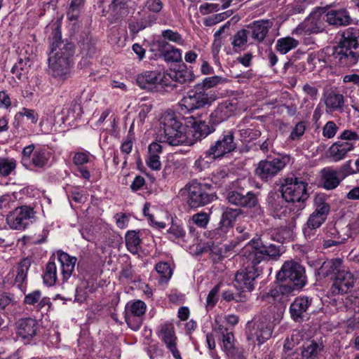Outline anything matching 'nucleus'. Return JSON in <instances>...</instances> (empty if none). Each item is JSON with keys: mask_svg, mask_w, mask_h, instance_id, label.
<instances>
[{"mask_svg": "<svg viewBox=\"0 0 359 359\" xmlns=\"http://www.w3.org/2000/svg\"><path fill=\"white\" fill-rule=\"evenodd\" d=\"M318 273L323 278L332 276L333 282L330 292L334 296L348 293L353 288L357 280L341 258L325 261L318 269Z\"/></svg>", "mask_w": 359, "mask_h": 359, "instance_id": "1", "label": "nucleus"}, {"mask_svg": "<svg viewBox=\"0 0 359 359\" xmlns=\"http://www.w3.org/2000/svg\"><path fill=\"white\" fill-rule=\"evenodd\" d=\"M283 252L282 245L271 243L267 235L252 239L242 250L245 260L258 265L262 262L277 260Z\"/></svg>", "mask_w": 359, "mask_h": 359, "instance_id": "2", "label": "nucleus"}, {"mask_svg": "<svg viewBox=\"0 0 359 359\" xmlns=\"http://www.w3.org/2000/svg\"><path fill=\"white\" fill-rule=\"evenodd\" d=\"M359 29L350 27L343 32L337 46L333 48L332 56L335 65L350 67L359 60Z\"/></svg>", "mask_w": 359, "mask_h": 359, "instance_id": "3", "label": "nucleus"}, {"mask_svg": "<svg viewBox=\"0 0 359 359\" xmlns=\"http://www.w3.org/2000/svg\"><path fill=\"white\" fill-rule=\"evenodd\" d=\"M238 109V102L235 100H226L219 102L211 113L209 120L197 121L191 118L187 122V126L191 127L198 135H210L215 130V126L227 120L233 115Z\"/></svg>", "mask_w": 359, "mask_h": 359, "instance_id": "4", "label": "nucleus"}, {"mask_svg": "<svg viewBox=\"0 0 359 359\" xmlns=\"http://www.w3.org/2000/svg\"><path fill=\"white\" fill-rule=\"evenodd\" d=\"M187 203L191 208L203 207L217 198L212 184L192 180L181 189Z\"/></svg>", "mask_w": 359, "mask_h": 359, "instance_id": "5", "label": "nucleus"}, {"mask_svg": "<svg viewBox=\"0 0 359 359\" xmlns=\"http://www.w3.org/2000/svg\"><path fill=\"white\" fill-rule=\"evenodd\" d=\"M50 54L54 53L48 58V62H56L62 65L73 67V57L75 46L72 42L62 40L61 27L57 25L51 33L50 38Z\"/></svg>", "mask_w": 359, "mask_h": 359, "instance_id": "6", "label": "nucleus"}, {"mask_svg": "<svg viewBox=\"0 0 359 359\" xmlns=\"http://www.w3.org/2000/svg\"><path fill=\"white\" fill-rule=\"evenodd\" d=\"M217 98L215 90L203 91L201 87L195 85L188 90L179 104L182 111L191 113L195 110L210 106Z\"/></svg>", "mask_w": 359, "mask_h": 359, "instance_id": "7", "label": "nucleus"}, {"mask_svg": "<svg viewBox=\"0 0 359 359\" xmlns=\"http://www.w3.org/2000/svg\"><path fill=\"white\" fill-rule=\"evenodd\" d=\"M276 279L294 286V290L302 289L306 283L305 269L297 262L286 261L278 272Z\"/></svg>", "mask_w": 359, "mask_h": 359, "instance_id": "8", "label": "nucleus"}, {"mask_svg": "<svg viewBox=\"0 0 359 359\" xmlns=\"http://www.w3.org/2000/svg\"><path fill=\"white\" fill-rule=\"evenodd\" d=\"M270 315L262 313L248 322L247 339L252 341L256 339L259 344L268 340L271 337L274 327Z\"/></svg>", "mask_w": 359, "mask_h": 359, "instance_id": "9", "label": "nucleus"}, {"mask_svg": "<svg viewBox=\"0 0 359 359\" xmlns=\"http://www.w3.org/2000/svg\"><path fill=\"white\" fill-rule=\"evenodd\" d=\"M193 116L187 118L185 125L177 118L174 113H165L161 118L158 133L155 135H196L198 132L194 131L193 128L187 126V122Z\"/></svg>", "mask_w": 359, "mask_h": 359, "instance_id": "10", "label": "nucleus"}, {"mask_svg": "<svg viewBox=\"0 0 359 359\" xmlns=\"http://www.w3.org/2000/svg\"><path fill=\"white\" fill-rule=\"evenodd\" d=\"M307 184L299 181L297 177L286 178L280 187V193L287 203H303L309 198Z\"/></svg>", "mask_w": 359, "mask_h": 359, "instance_id": "11", "label": "nucleus"}, {"mask_svg": "<svg viewBox=\"0 0 359 359\" xmlns=\"http://www.w3.org/2000/svg\"><path fill=\"white\" fill-rule=\"evenodd\" d=\"M240 258L244 269H241L236 273L234 285L244 294L245 292H250L254 290L255 281L259 276V273L256 269L257 265L246 262L242 253Z\"/></svg>", "mask_w": 359, "mask_h": 359, "instance_id": "12", "label": "nucleus"}, {"mask_svg": "<svg viewBox=\"0 0 359 359\" xmlns=\"http://www.w3.org/2000/svg\"><path fill=\"white\" fill-rule=\"evenodd\" d=\"M34 217V208L27 205H22L9 212L6 217V221L11 229L25 230L33 223Z\"/></svg>", "mask_w": 359, "mask_h": 359, "instance_id": "13", "label": "nucleus"}, {"mask_svg": "<svg viewBox=\"0 0 359 359\" xmlns=\"http://www.w3.org/2000/svg\"><path fill=\"white\" fill-rule=\"evenodd\" d=\"M72 40L76 41L80 54L83 57L93 58L97 52L96 39L88 31L70 30Z\"/></svg>", "mask_w": 359, "mask_h": 359, "instance_id": "14", "label": "nucleus"}, {"mask_svg": "<svg viewBox=\"0 0 359 359\" xmlns=\"http://www.w3.org/2000/svg\"><path fill=\"white\" fill-rule=\"evenodd\" d=\"M320 10L323 11V18L325 22L330 26L339 27L352 24L353 19L346 8H337L327 6L320 7Z\"/></svg>", "mask_w": 359, "mask_h": 359, "instance_id": "15", "label": "nucleus"}, {"mask_svg": "<svg viewBox=\"0 0 359 359\" xmlns=\"http://www.w3.org/2000/svg\"><path fill=\"white\" fill-rule=\"evenodd\" d=\"M235 148L236 143L233 142V136H224L222 140L217 141L215 145L210 147L203 155L201 156L198 161L212 162L216 158L223 156L225 154L233 151Z\"/></svg>", "mask_w": 359, "mask_h": 359, "instance_id": "16", "label": "nucleus"}, {"mask_svg": "<svg viewBox=\"0 0 359 359\" xmlns=\"http://www.w3.org/2000/svg\"><path fill=\"white\" fill-rule=\"evenodd\" d=\"M313 299L308 296H299L296 297L290 306L291 318L296 323H302L310 317V308L312 306Z\"/></svg>", "mask_w": 359, "mask_h": 359, "instance_id": "17", "label": "nucleus"}, {"mask_svg": "<svg viewBox=\"0 0 359 359\" xmlns=\"http://www.w3.org/2000/svg\"><path fill=\"white\" fill-rule=\"evenodd\" d=\"M318 7L297 27V30H301L305 34H318L325 29V20L323 18V11Z\"/></svg>", "mask_w": 359, "mask_h": 359, "instance_id": "18", "label": "nucleus"}, {"mask_svg": "<svg viewBox=\"0 0 359 359\" xmlns=\"http://www.w3.org/2000/svg\"><path fill=\"white\" fill-rule=\"evenodd\" d=\"M158 337L164 342L168 349L175 359H182L181 354L177 347V338L175 327L172 323H164L159 327Z\"/></svg>", "mask_w": 359, "mask_h": 359, "instance_id": "19", "label": "nucleus"}, {"mask_svg": "<svg viewBox=\"0 0 359 359\" xmlns=\"http://www.w3.org/2000/svg\"><path fill=\"white\" fill-rule=\"evenodd\" d=\"M285 165L280 158L261 161L255 170V174L262 180L268 181L277 175Z\"/></svg>", "mask_w": 359, "mask_h": 359, "instance_id": "20", "label": "nucleus"}, {"mask_svg": "<svg viewBox=\"0 0 359 359\" xmlns=\"http://www.w3.org/2000/svg\"><path fill=\"white\" fill-rule=\"evenodd\" d=\"M323 100L327 114H342L344 111L345 97L337 90L330 89L324 93Z\"/></svg>", "mask_w": 359, "mask_h": 359, "instance_id": "21", "label": "nucleus"}, {"mask_svg": "<svg viewBox=\"0 0 359 359\" xmlns=\"http://www.w3.org/2000/svg\"><path fill=\"white\" fill-rule=\"evenodd\" d=\"M273 22L270 20H254L247 25V30L254 42L260 44L264 42Z\"/></svg>", "mask_w": 359, "mask_h": 359, "instance_id": "22", "label": "nucleus"}, {"mask_svg": "<svg viewBox=\"0 0 359 359\" xmlns=\"http://www.w3.org/2000/svg\"><path fill=\"white\" fill-rule=\"evenodd\" d=\"M146 304L141 300H137L130 305H128L127 309L130 315L127 318L128 325L134 330L139 329L142 323V317L146 311Z\"/></svg>", "mask_w": 359, "mask_h": 359, "instance_id": "23", "label": "nucleus"}, {"mask_svg": "<svg viewBox=\"0 0 359 359\" xmlns=\"http://www.w3.org/2000/svg\"><path fill=\"white\" fill-rule=\"evenodd\" d=\"M164 74L161 71H144L137 76V84L142 89H151L157 84H165L163 83Z\"/></svg>", "mask_w": 359, "mask_h": 359, "instance_id": "24", "label": "nucleus"}, {"mask_svg": "<svg viewBox=\"0 0 359 359\" xmlns=\"http://www.w3.org/2000/svg\"><path fill=\"white\" fill-rule=\"evenodd\" d=\"M344 137L341 141L334 143L329 149L330 157L334 161H339L343 159L346 154L353 148V144L347 141L348 140H358L359 136H341Z\"/></svg>", "mask_w": 359, "mask_h": 359, "instance_id": "25", "label": "nucleus"}, {"mask_svg": "<svg viewBox=\"0 0 359 359\" xmlns=\"http://www.w3.org/2000/svg\"><path fill=\"white\" fill-rule=\"evenodd\" d=\"M285 200L282 193L270 192L266 198L268 208L274 217L281 218L287 214Z\"/></svg>", "mask_w": 359, "mask_h": 359, "instance_id": "26", "label": "nucleus"}, {"mask_svg": "<svg viewBox=\"0 0 359 359\" xmlns=\"http://www.w3.org/2000/svg\"><path fill=\"white\" fill-rule=\"evenodd\" d=\"M38 323L32 318H21L16 323L17 335L23 340H31L36 334Z\"/></svg>", "mask_w": 359, "mask_h": 359, "instance_id": "27", "label": "nucleus"}, {"mask_svg": "<svg viewBox=\"0 0 359 359\" xmlns=\"http://www.w3.org/2000/svg\"><path fill=\"white\" fill-rule=\"evenodd\" d=\"M241 210L226 208L222 215L218 227L215 230V235L224 237L232 227L233 222L240 215Z\"/></svg>", "mask_w": 359, "mask_h": 359, "instance_id": "28", "label": "nucleus"}, {"mask_svg": "<svg viewBox=\"0 0 359 359\" xmlns=\"http://www.w3.org/2000/svg\"><path fill=\"white\" fill-rule=\"evenodd\" d=\"M278 284L275 287L271 288L269 292H264L262 294L263 299H269L271 298L273 301L278 302H284L287 300V297L292 294L294 290V286H290V284H286L284 282Z\"/></svg>", "mask_w": 359, "mask_h": 359, "instance_id": "29", "label": "nucleus"}, {"mask_svg": "<svg viewBox=\"0 0 359 359\" xmlns=\"http://www.w3.org/2000/svg\"><path fill=\"white\" fill-rule=\"evenodd\" d=\"M229 203L242 207L252 208L257 204V198L252 192H248L245 194L236 191H229L227 194Z\"/></svg>", "mask_w": 359, "mask_h": 359, "instance_id": "30", "label": "nucleus"}, {"mask_svg": "<svg viewBox=\"0 0 359 359\" xmlns=\"http://www.w3.org/2000/svg\"><path fill=\"white\" fill-rule=\"evenodd\" d=\"M84 5V0H69L66 7V15L70 22V30L79 29L81 25L79 18L81 9Z\"/></svg>", "mask_w": 359, "mask_h": 359, "instance_id": "31", "label": "nucleus"}, {"mask_svg": "<svg viewBox=\"0 0 359 359\" xmlns=\"http://www.w3.org/2000/svg\"><path fill=\"white\" fill-rule=\"evenodd\" d=\"M320 173L323 187L327 190L334 189L342 181L339 172H337V170L332 168H325L321 170Z\"/></svg>", "mask_w": 359, "mask_h": 359, "instance_id": "32", "label": "nucleus"}, {"mask_svg": "<svg viewBox=\"0 0 359 359\" xmlns=\"http://www.w3.org/2000/svg\"><path fill=\"white\" fill-rule=\"evenodd\" d=\"M57 253L58 261L61 264L62 280L65 282L67 280L74 271L77 259L60 250L57 251Z\"/></svg>", "mask_w": 359, "mask_h": 359, "instance_id": "33", "label": "nucleus"}, {"mask_svg": "<svg viewBox=\"0 0 359 359\" xmlns=\"http://www.w3.org/2000/svg\"><path fill=\"white\" fill-rule=\"evenodd\" d=\"M213 330L215 332H216L217 334L222 336L223 350L225 352L231 351V350H232V348L235 347V339L233 332L229 330L228 328L224 327L222 325H220L217 318L215 320Z\"/></svg>", "mask_w": 359, "mask_h": 359, "instance_id": "34", "label": "nucleus"}, {"mask_svg": "<svg viewBox=\"0 0 359 359\" xmlns=\"http://www.w3.org/2000/svg\"><path fill=\"white\" fill-rule=\"evenodd\" d=\"M31 266L29 258L23 259L17 266V274L15 278V284L23 291L26 287L27 273Z\"/></svg>", "mask_w": 359, "mask_h": 359, "instance_id": "35", "label": "nucleus"}, {"mask_svg": "<svg viewBox=\"0 0 359 359\" xmlns=\"http://www.w3.org/2000/svg\"><path fill=\"white\" fill-rule=\"evenodd\" d=\"M158 141L172 147L192 146L197 138L195 136H160Z\"/></svg>", "mask_w": 359, "mask_h": 359, "instance_id": "36", "label": "nucleus"}, {"mask_svg": "<svg viewBox=\"0 0 359 359\" xmlns=\"http://www.w3.org/2000/svg\"><path fill=\"white\" fill-rule=\"evenodd\" d=\"M173 73V78L177 82L180 83H189L195 79L193 67L191 66L188 67L182 62L179 64L177 69Z\"/></svg>", "mask_w": 359, "mask_h": 359, "instance_id": "37", "label": "nucleus"}, {"mask_svg": "<svg viewBox=\"0 0 359 359\" xmlns=\"http://www.w3.org/2000/svg\"><path fill=\"white\" fill-rule=\"evenodd\" d=\"M323 350V345L313 340L307 341L302 350V359H317Z\"/></svg>", "mask_w": 359, "mask_h": 359, "instance_id": "38", "label": "nucleus"}, {"mask_svg": "<svg viewBox=\"0 0 359 359\" xmlns=\"http://www.w3.org/2000/svg\"><path fill=\"white\" fill-rule=\"evenodd\" d=\"M51 76L60 81L67 79L73 67L60 64L56 62H48Z\"/></svg>", "mask_w": 359, "mask_h": 359, "instance_id": "39", "label": "nucleus"}, {"mask_svg": "<svg viewBox=\"0 0 359 359\" xmlns=\"http://www.w3.org/2000/svg\"><path fill=\"white\" fill-rule=\"evenodd\" d=\"M25 118H27V120H29L32 123L35 124L39 120V114L34 109L22 107L21 111L16 113L14 116V127L19 128L21 126Z\"/></svg>", "mask_w": 359, "mask_h": 359, "instance_id": "40", "label": "nucleus"}, {"mask_svg": "<svg viewBox=\"0 0 359 359\" xmlns=\"http://www.w3.org/2000/svg\"><path fill=\"white\" fill-rule=\"evenodd\" d=\"M249 32L246 29H241L232 38L231 45L234 53H240L245 50Z\"/></svg>", "mask_w": 359, "mask_h": 359, "instance_id": "41", "label": "nucleus"}, {"mask_svg": "<svg viewBox=\"0 0 359 359\" xmlns=\"http://www.w3.org/2000/svg\"><path fill=\"white\" fill-rule=\"evenodd\" d=\"M299 41L292 36L280 38L276 43V50L280 54L285 55L299 45Z\"/></svg>", "mask_w": 359, "mask_h": 359, "instance_id": "42", "label": "nucleus"}, {"mask_svg": "<svg viewBox=\"0 0 359 359\" xmlns=\"http://www.w3.org/2000/svg\"><path fill=\"white\" fill-rule=\"evenodd\" d=\"M326 200L324 194H317L314 198L315 210L313 212L327 219L330 212V205Z\"/></svg>", "mask_w": 359, "mask_h": 359, "instance_id": "43", "label": "nucleus"}, {"mask_svg": "<svg viewBox=\"0 0 359 359\" xmlns=\"http://www.w3.org/2000/svg\"><path fill=\"white\" fill-rule=\"evenodd\" d=\"M229 80L223 76H213L205 78L202 82L196 84L197 86L201 87L203 91L210 92L211 88L217 86L219 84H224L227 83Z\"/></svg>", "mask_w": 359, "mask_h": 359, "instance_id": "44", "label": "nucleus"}, {"mask_svg": "<svg viewBox=\"0 0 359 359\" xmlns=\"http://www.w3.org/2000/svg\"><path fill=\"white\" fill-rule=\"evenodd\" d=\"M30 59L27 57L25 59L19 58L18 62L11 68V72L15 74L16 78L22 81L25 76V74L29 72V65L28 63Z\"/></svg>", "mask_w": 359, "mask_h": 359, "instance_id": "45", "label": "nucleus"}, {"mask_svg": "<svg viewBox=\"0 0 359 359\" xmlns=\"http://www.w3.org/2000/svg\"><path fill=\"white\" fill-rule=\"evenodd\" d=\"M155 269L158 274V283L166 284L172 276V269L168 262H159L156 264Z\"/></svg>", "mask_w": 359, "mask_h": 359, "instance_id": "46", "label": "nucleus"}, {"mask_svg": "<svg viewBox=\"0 0 359 359\" xmlns=\"http://www.w3.org/2000/svg\"><path fill=\"white\" fill-rule=\"evenodd\" d=\"M262 235H267L268 239L283 243L290 236V231L286 227H280L264 232Z\"/></svg>", "mask_w": 359, "mask_h": 359, "instance_id": "47", "label": "nucleus"}, {"mask_svg": "<svg viewBox=\"0 0 359 359\" xmlns=\"http://www.w3.org/2000/svg\"><path fill=\"white\" fill-rule=\"evenodd\" d=\"M129 0H114V22L126 18L128 13Z\"/></svg>", "mask_w": 359, "mask_h": 359, "instance_id": "48", "label": "nucleus"}, {"mask_svg": "<svg viewBox=\"0 0 359 359\" xmlns=\"http://www.w3.org/2000/svg\"><path fill=\"white\" fill-rule=\"evenodd\" d=\"M167 63H174L182 62V50L175 46H172L169 48L160 57Z\"/></svg>", "mask_w": 359, "mask_h": 359, "instance_id": "49", "label": "nucleus"}, {"mask_svg": "<svg viewBox=\"0 0 359 359\" xmlns=\"http://www.w3.org/2000/svg\"><path fill=\"white\" fill-rule=\"evenodd\" d=\"M43 283L47 286H53L57 281V266L54 262H49L46 266L43 275Z\"/></svg>", "mask_w": 359, "mask_h": 359, "instance_id": "50", "label": "nucleus"}, {"mask_svg": "<svg viewBox=\"0 0 359 359\" xmlns=\"http://www.w3.org/2000/svg\"><path fill=\"white\" fill-rule=\"evenodd\" d=\"M141 240L138 236V232L135 231H129L126 235V245L128 250L136 254L140 248Z\"/></svg>", "mask_w": 359, "mask_h": 359, "instance_id": "51", "label": "nucleus"}, {"mask_svg": "<svg viewBox=\"0 0 359 359\" xmlns=\"http://www.w3.org/2000/svg\"><path fill=\"white\" fill-rule=\"evenodd\" d=\"M168 235L169 239L172 241H185L186 231L180 224L172 223L168 230Z\"/></svg>", "mask_w": 359, "mask_h": 359, "instance_id": "52", "label": "nucleus"}, {"mask_svg": "<svg viewBox=\"0 0 359 359\" xmlns=\"http://www.w3.org/2000/svg\"><path fill=\"white\" fill-rule=\"evenodd\" d=\"M83 114V107L80 99H74L67 111V116L74 120L81 118Z\"/></svg>", "mask_w": 359, "mask_h": 359, "instance_id": "53", "label": "nucleus"}, {"mask_svg": "<svg viewBox=\"0 0 359 359\" xmlns=\"http://www.w3.org/2000/svg\"><path fill=\"white\" fill-rule=\"evenodd\" d=\"M206 250H209L210 253L223 257L228 250V246L226 245H222L219 242L210 241L206 243Z\"/></svg>", "mask_w": 359, "mask_h": 359, "instance_id": "54", "label": "nucleus"}, {"mask_svg": "<svg viewBox=\"0 0 359 359\" xmlns=\"http://www.w3.org/2000/svg\"><path fill=\"white\" fill-rule=\"evenodd\" d=\"M221 284H217L209 292L207 298L205 307L207 309H212L216 305L219 300V292L220 290Z\"/></svg>", "mask_w": 359, "mask_h": 359, "instance_id": "55", "label": "nucleus"}, {"mask_svg": "<svg viewBox=\"0 0 359 359\" xmlns=\"http://www.w3.org/2000/svg\"><path fill=\"white\" fill-rule=\"evenodd\" d=\"M161 36L168 42L171 41L179 45L182 44L184 42L182 34L177 31H174L170 29L163 30L161 32Z\"/></svg>", "mask_w": 359, "mask_h": 359, "instance_id": "56", "label": "nucleus"}, {"mask_svg": "<svg viewBox=\"0 0 359 359\" xmlns=\"http://www.w3.org/2000/svg\"><path fill=\"white\" fill-rule=\"evenodd\" d=\"M194 224L201 228H205L210 220V215L205 212H200L191 217Z\"/></svg>", "mask_w": 359, "mask_h": 359, "instance_id": "57", "label": "nucleus"}, {"mask_svg": "<svg viewBox=\"0 0 359 359\" xmlns=\"http://www.w3.org/2000/svg\"><path fill=\"white\" fill-rule=\"evenodd\" d=\"M16 163L14 161L0 159V175L4 177L9 175L15 168Z\"/></svg>", "mask_w": 359, "mask_h": 359, "instance_id": "58", "label": "nucleus"}, {"mask_svg": "<svg viewBox=\"0 0 359 359\" xmlns=\"http://www.w3.org/2000/svg\"><path fill=\"white\" fill-rule=\"evenodd\" d=\"M163 6V4L161 0H146L145 1V8L153 13H160Z\"/></svg>", "mask_w": 359, "mask_h": 359, "instance_id": "59", "label": "nucleus"}, {"mask_svg": "<svg viewBox=\"0 0 359 359\" xmlns=\"http://www.w3.org/2000/svg\"><path fill=\"white\" fill-rule=\"evenodd\" d=\"M326 219V218L312 212L308 218L306 224L318 229Z\"/></svg>", "mask_w": 359, "mask_h": 359, "instance_id": "60", "label": "nucleus"}, {"mask_svg": "<svg viewBox=\"0 0 359 359\" xmlns=\"http://www.w3.org/2000/svg\"><path fill=\"white\" fill-rule=\"evenodd\" d=\"M222 297L226 302H230L232 300H235L236 302H243L246 299L245 294H243L242 292L241 294H234L230 290L223 291L222 293Z\"/></svg>", "mask_w": 359, "mask_h": 359, "instance_id": "61", "label": "nucleus"}, {"mask_svg": "<svg viewBox=\"0 0 359 359\" xmlns=\"http://www.w3.org/2000/svg\"><path fill=\"white\" fill-rule=\"evenodd\" d=\"M15 304L14 295L4 292L0 294V310H5L8 306Z\"/></svg>", "mask_w": 359, "mask_h": 359, "instance_id": "62", "label": "nucleus"}, {"mask_svg": "<svg viewBox=\"0 0 359 359\" xmlns=\"http://www.w3.org/2000/svg\"><path fill=\"white\" fill-rule=\"evenodd\" d=\"M222 9L219 4L205 3L200 6L199 10L203 15L208 14L213 12H217Z\"/></svg>", "mask_w": 359, "mask_h": 359, "instance_id": "63", "label": "nucleus"}, {"mask_svg": "<svg viewBox=\"0 0 359 359\" xmlns=\"http://www.w3.org/2000/svg\"><path fill=\"white\" fill-rule=\"evenodd\" d=\"M47 159L43 152L36 151L34 154L32 162L36 167H43Z\"/></svg>", "mask_w": 359, "mask_h": 359, "instance_id": "64", "label": "nucleus"}]
</instances>
